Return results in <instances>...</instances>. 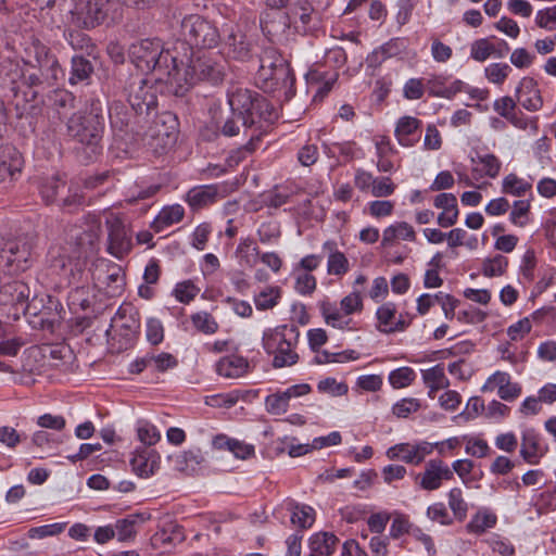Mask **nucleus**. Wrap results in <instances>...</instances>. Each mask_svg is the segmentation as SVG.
<instances>
[{
	"label": "nucleus",
	"instance_id": "f257e3e1",
	"mask_svg": "<svg viewBox=\"0 0 556 556\" xmlns=\"http://www.w3.org/2000/svg\"><path fill=\"white\" fill-rule=\"evenodd\" d=\"M21 60L23 66L11 59L0 61V77L12 92L17 110L25 112L38 103L46 89L64 78V72L51 48L34 35L21 42Z\"/></svg>",
	"mask_w": 556,
	"mask_h": 556
},
{
	"label": "nucleus",
	"instance_id": "f03ea898",
	"mask_svg": "<svg viewBox=\"0 0 556 556\" xmlns=\"http://www.w3.org/2000/svg\"><path fill=\"white\" fill-rule=\"evenodd\" d=\"M73 0H38L41 9L51 10V24L63 22L66 12L71 23L81 28H93L102 23L117 22L123 16L118 0H80L72 10Z\"/></svg>",
	"mask_w": 556,
	"mask_h": 556
},
{
	"label": "nucleus",
	"instance_id": "7ed1b4c3",
	"mask_svg": "<svg viewBox=\"0 0 556 556\" xmlns=\"http://www.w3.org/2000/svg\"><path fill=\"white\" fill-rule=\"evenodd\" d=\"M228 104L238 119H241L243 128L256 127L261 129L263 123L271 124L277 114L274 106L265 97L248 88H235L228 92Z\"/></svg>",
	"mask_w": 556,
	"mask_h": 556
},
{
	"label": "nucleus",
	"instance_id": "20e7f679",
	"mask_svg": "<svg viewBox=\"0 0 556 556\" xmlns=\"http://www.w3.org/2000/svg\"><path fill=\"white\" fill-rule=\"evenodd\" d=\"M294 75L287 60L274 47L264 48L260 55L256 84L264 92L282 91L286 98L294 94Z\"/></svg>",
	"mask_w": 556,
	"mask_h": 556
},
{
	"label": "nucleus",
	"instance_id": "39448f33",
	"mask_svg": "<svg viewBox=\"0 0 556 556\" xmlns=\"http://www.w3.org/2000/svg\"><path fill=\"white\" fill-rule=\"evenodd\" d=\"M105 117L100 100H91L86 113H74L67 119V135L90 149L93 154L101 151Z\"/></svg>",
	"mask_w": 556,
	"mask_h": 556
},
{
	"label": "nucleus",
	"instance_id": "423d86ee",
	"mask_svg": "<svg viewBox=\"0 0 556 556\" xmlns=\"http://www.w3.org/2000/svg\"><path fill=\"white\" fill-rule=\"evenodd\" d=\"M300 330L293 324L281 325L267 329L263 333V348L269 355H274L273 366L282 368L298 363L299 354L295 349L299 343Z\"/></svg>",
	"mask_w": 556,
	"mask_h": 556
},
{
	"label": "nucleus",
	"instance_id": "0eeeda50",
	"mask_svg": "<svg viewBox=\"0 0 556 556\" xmlns=\"http://www.w3.org/2000/svg\"><path fill=\"white\" fill-rule=\"evenodd\" d=\"M72 239L74 241L71 243L73 245L71 254L61 256L55 266L61 267L64 275L70 278V282H77L84 271L86 261L98 252L99 236L92 230L78 229Z\"/></svg>",
	"mask_w": 556,
	"mask_h": 556
},
{
	"label": "nucleus",
	"instance_id": "6e6552de",
	"mask_svg": "<svg viewBox=\"0 0 556 556\" xmlns=\"http://www.w3.org/2000/svg\"><path fill=\"white\" fill-rule=\"evenodd\" d=\"M129 58L138 70L146 73H152L154 78L160 71L168 75L169 62H173V55L169 50L163 48L160 39H142L130 45L128 49Z\"/></svg>",
	"mask_w": 556,
	"mask_h": 556
},
{
	"label": "nucleus",
	"instance_id": "1a4fd4ad",
	"mask_svg": "<svg viewBox=\"0 0 556 556\" xmlns=\"http://www.w3.org/2000/svg\"><path fill=\"white\" fill-rule=\"evenodd\" d=\"M180 34L190 47L211 49L219 42V33L216 26L198 14L184 17Z\"/></svg>",
	"mask_w": 556,
	"mask_h": 556
},
{
	"label": "nucleus",
	"instance_id": "9d476101",
	"mask_svg": "<svg viewBox=\"0 0 556 556\" xmlns=\"http://www.w3.org/2000/svg\"><path fill=\"white\" fill-rule=\"evenodd\" d=\"M125 91L135 115L139 118L143 116L144 123L149 122V117L157 104L152 86H149L147 79L141 75H132L125 87Z\"/></svg>",
	"mask_w": 556,
	"mask_h": 556
},
{
	"label": "nucleus",
	"instance_id": "9b49d317",
	"mask_svg": "<svg viewBox=\"0 0 556 556\" xmlns=\"http://www.w3.org/2000/svg\"><path fill=\"white\" fill-rule=\"evenodd\" d=\"M141 122H144L143 116L135 118L122 102H113L110 108V124L116 140L124 141L125 143L131 142L135 139V135L140 132L137 124Z\"/></svg>",
	"mask_w": 556,
	"mask_h": 556
},
{
	"label": "nucleus",
	"instance_id": "f8f14e48",
	"mask_svg": "<svg viewBox=\"0 0 556 556\" xmlns=\"http://www.w3.org/2000/svg\"><path fill=\"white\" fill-rule=\"evenodd\" d=\"M105 227L108 229L106 250L114 257L122 260L132 249L131 235L121 216L112 212L105 215Z\"/></svg>",
	"mask_w": 556,
	"mask_h": 556
},
{
	"label": "nucleus",
	"instance_id": "ddd939ff",
	"mask_svg": "<svg viewBox=\"0 0 556 556\" xmlns=\"http://www.w3.org/2000/svg\"><path fill=\"white\" fill-rule=\"evenodd\" d=\"M166 70H168V75L160 71L155 80L168 85L177 97H182L197 83V75L191 70V65H185L182 61L179 65L175 56Z\"/></svg>",
	"mask_w": 556,
	"mask_h": 556
},
{
	"label": "nucleus",
	"instance_id": "4468645a",
	"mask_svg": "<svg viewBox=\"0 0 556 556\" xmlns=\"http://www.w3.org/2000/svg\"><path fill=\"white\" fill-rule=\"evenodd\" d=\"M31 244L23 239L9 240L1 248L0 266L13 271H24L30 265Z\"/></svg>",
	"mask_w": 556,
	"mask_h": 556
},
{
	"label": "nucleus",
	"instance_id": "2eb2a0df",
	"mask_svg": "<svg viewBox=\"0 0 556 556\" xmlns=\"http://www.w3.org/2000/svg\"><path fill=\"white\" fill-rule=\"evenodd\" d=\"M93 280L103 286L109 296L121 295L125 287L123 268L108 260H99L92 274Z\"/></svg>",
	"mask_w": 556,
	"mask_h": 556
},
{
	"label": "nucleus",
	"instance_id": "dca6fc26",
	"mask_svg": "<svg viewBox=\"0 0 556 556\" xmlns=\"http://www.w3.org/2000/svg\"><path fill=\"white\" fill-rule=\"evenodd\" d=\"M454 479L453 470L442 459L434 458L427 462L425 471L420 475L419 485L426 491L441 488L443 481Z\"/></svg>",
	"mask_w": 556,
	"mask_h": 556
},
{
	"label": "nucleus",
	"instance_id": "f3484780",
	"mask_svg": "<svg viewBox=\"0 0 556 556\" xmlns=\"http://www.w3.org/2000/svg\"><path fill=\"white\" fill-rule=\"evenodd\" d=\"M433 451L432 443L420 442L418 444L401 443L390 447L387 456L390 459H399L407 464L418 465Z\"/></svg>",
	"mask_w": 556,
	"mask_h": 556
},
{
	"label": "nucleus",
	"instance_id": "a211bd4d",
	"mask_svg": "<svg viewBox=\"0 0 556 556\" xmlns=\"http://www.w3.org/2000/svg\"><path fill=\"white\" fill-rule=\"evenodd\" d=\"M270 8H288L291 12L298 14L303 24L311 20V13L315 10H323L329 7L330 0H265Z\"/></svg>",
	"mask_w": 556,
	"mask_h": 556
},
{
	"label": "nucleus",
	"instance_id": "6ab92c4d",
	"mask_svg": "<svg viewBox=\"0 0 556 556\" xmlns=\"http://www.w3.org/2000/svg\"><path fill=\"white\" fill-rule=\"evenodd\" d=\"M23 166V156L16 148L11 144L0 148V184L17 179Z\"/></svg>",
	"mask_w": 556,
	"mask_h": 556
},
{
	"label": "nucleus",
	"instance_id": "aec40b11",
	"mask_svg": "<svg viewBox=\"0 0 556 556\" xmlns=\"http://www.w3.org/2000/svg\"><path fill=\"white\" fill-rule=\"evenodd\" d=\"M113 323L119 328L121 334L127 340H134L140 331V318L138 311L130 304L119 306Z\"/></svg>",
	"mask_w": 556,
	"mask_h": 556
},
{
	"label": "nucleus",
	"instance_id": "412c9836",
	"mask_svg": "<svg viewBox=\"0 0 556 556\" xmlns=\"http://www.w3.org/2000/svg\"><path fill=\"white\" fill-rule=\"evenodd\" d=\"M516 99L526 110L535 112L543 105L538 83L532 77H523L516 88Z\"/></svg>",
	"mask_w": 556,
	"mask_h": 556
},
{
	"label": "nucleus",
	"instance_id": "4be33fe9",
	"mask_svg": "<svg viewBox=\"0 0 556 556\" xmlns=\"http://www.w3.org/2000/svg\"><path fill=\"white\" fill-rule=\"evenodd\" d=\"M130 466L137 476L149 478L159 469L160 455L149 448L137 450L130 459Z\"/></svg>",
	"mask_w": 556,
	"mask_h": 556
},
{
	"label": "nucleus",
	"instance_id": "5701e85b",
	"mask_svg": "<svg viewBox=\"0 0 556 556\" xmlns=\"http://www.w3.org/2000/svg\"><path fill=\"white\" fill-rule=\"evenodd\" d=\"M433 205L441 208L442 212L438 216V224L447 228L454 226L458 219L457 199L453 193H440L433 200Z\"/></svg>",
	"mask_w": 556,
	"mask_h": 556
},
{
	"label": "nucleus",
	"instance_id": "b1692460",
	"mask_svg": "<svg viewBox=\"0 0 556 556\" xmlns=\"http://www.w3.org/2000/svg\"><path fill=\"white\" fill-rule=\"evenodd\" d=\"M517 99L504 96L496 99L493 103V110L511 125L519 129H527L528 121L521 112H517Z\"/></svg>",
	"mask_w": 556,
	"mask_h": 556
},
{
	"label": "nucleus",
	"instance_id": "393cba45",
	"mask_svg": "<svg viewBox=\"0 0 556 556\" xmlns=\"http://www.w3.org/2000/svg\"><path fill=\"white\" fill-rule=\"evenodd\" d=\"M545 453L540 434L531 428L525 429L521 435L520 455L528 464H536Z\"/></svg>",
	"mask_w": 556,
	"mask_h": 556
},
{
	"label": "nucleus",
	"instance_id": "a878e982",
	"mask_svg": "<svg viewBox=\"0 0 556 556\" xmlns=\"http://www.w3.org/2000/svg\"><path fill=\"white\" fill-rule=\"evenodd\" d=\"M215 131L210 132L208 128L202 131V137L205 140H213L218 134L225 137H235L240 134L241 119H238L237 114H233L232 110L227 115H220L214 122Z\"/></svg>",
	"mask_w": 556,
	"mask_h": 556
},
{
	"label": "nucleus",
	"instance_id": "bb28decb",
	"mask_svg": "<svg viewBox=\"0 0 556 556\" xmlns=\"http://www.w3.org/2000/svg\"><path fill=\"white\" fill-rule=\"evenodd\" d=\"M225 48L228 55L236 60L248 61L251 58V43L239 29L230 30L225 39Z\"/></svg>",
	"mask_w": 556,
	"mask_h": 556
},
{
	"label": "nucleus",
	"instance_id": "cd10ccee",
	"mask_svg": "<svg viewBox=\"0 0 556 556\" xmlns=\"http://www.w3.org/2000/svg\"><path fill=\"white\" fill-rule=\"evenodd\" d=\"M191 70L197 75V81L207 80L212 84H218L223 80V67L210 59L199 58L190 62Z\"/></svg>",
	"mask_w": 556,
	"mask_h": 556
},
{
	"label": "nucleus",
	"instance_id": "c85d7f7f",
	"mask_svg": "<svg viewBox=\"0 0 556 556\" xmlns=\"http://www.w3.org/2000/svg\"><path fill=\"white\" fill-rule=\"evenodd\" d=\"M249 362L247 358L237 355L223 357L216 364L218 375L225 378H239L248 372Z\"/></svg>",
	"mask_w": 556,
	"mask_h": 556
},
{
	"label": "nucleus",
	"instance_id": "c756f323",
	"mask_svg": "<svg viewBox=\"0 0 556 556\" xmlns=\"http://www.w3.org/2000/svg\"><path fill=\"white\" fill-rule=\"evenodd\" d=\"M217 194L218 188L214 185L198 186L187 192L186 201L193 210H199L214 203Z\"/></svg>",
	"mask_w": 556,
	"mask_h": 556
},
{
	"label": "nucleus",
	"instance_id": "7c9ffc66",
	"mask_svg": "<svg viewBox=\"0 0 556 556\" xmlns=\"http://www.w3.org/2000/svg\"><path fill=\"white\" fill-rule=\"evenodd\" d=\"M185 216V208L180 204H173L163 207L152 223L156 232L179 223Z\"/></svg>",
	"mask_w": 556,
	"mask_h": 556
},
{
	"label": "nucleus",
	"instance_id": "2f4dec72",
	"mask_svg": "<svg viewBox=\"0 0 556 556\" xmlns=\"http://www.w3.org/2000/svg\"><path fill=\"white\" fill-rule=\"evenodd\" d=\"M396 239L415 241L416 232L413 226L406 222H397L390 225L383 230L381 244L383 247H388L392 244Z\"/></svg>",
	"mask_w": 556,
	"mask_h": 556
},
{
	"label": "nucleus",
	"instance_id": "473e14b6",
	"mask_svg": "<svg viewBox=\"0 0 556 556\" xmlns=\"http://www.w3.org/2000/svg\"><path fill=\"white\" fill-rule=\"evenodd\" d=\"M214 446L219 450H227L231 452L235 457L240 459H248L254 455V446L245 444L236 439H230L226 435H217L214 439Z\"/></svg>",
	"mask_w": 556,
	"mask_h": 556
},
{
	"label": "nucleus",
	"instance_id": "72a5a7b5",
	"mask_svg": "<svg viewBox=\"0 0 556 556\" xmlns=\"http://www.w3.org/2000/svg\"><path fill=\"white\" fill-rule=\"evenodd\" d=\"M150 516L146 514H134L126 518L118 519L115 523V533H117L118 541L125 542L132 540L136 536V526L148 520Z\"/></svg>",
	"mask_w": 556,
	"mask_h": 556
},
{
	"label": "nucleus",
	"instance_id": "f704fd0d",
	"mask_svg": "<svg viewBox=\"0 0 556 556\" xmlns=\"http://www.w3.org/2000/svg\"><path fill=\"white\" fill-rule=\"evenodd\" d=\"M260 141L261 134H252L245 144L238 147L229 152L226 159V165L230 168L237 167L256 150Z\"/></svg>",
	"mask_w": 556,
	"mask_h": 556
},
{
	"label": "nucleus",
	"instance_id": "c9c22d12",
	"mask_svg": "<svg viewBox=\"0 0 556 556\" xmlns=\"http://www.w3.org/2000/svg\"><path fill=\"white\" fill-rule=\"evenodd\" d=\"M420 122L412 116L401 117L396 124L395 136L403 147H412L417 139L412 138L417 131Z\"/></svg>",
	"mask_w": 556,
	"mask_h": 556
},
{
	"label": "nucleus",
	"instance_id": "e433bc0d",
	"mask_svg": "<svg viewBox=\"0 0 556 556\" xmlns=\"http://www.w3.org/2000/svg\"><path fill=\"white\" fill-rule=\"evenodd\" d=\"M422 378L427 387L429 388L428 395L431 399L435 397V393L448 387L450 381L445 376L444 368L442 365H435L430 369L422 372Z\"/></svg>",
	"mask_w": 556,
	"mask_h": 556
},
{
	"label": "nucleus",
	"instance_id": "4c0bfd02",
	"mask_svg": "<svg viewBox=\"0 0 556 556\" xmlns=\"http://www.w3.org/2000/svg\"><path fill=\"white\" fill-rule=\"evenodd\" d=\"M339 540L333 533H315L309 540V548L319 556H330L334 553Z\"/></svg>",
	"mask_w": 556,
	"mask_h": 556
},
{
	"label": "nucleus",
	"instance_id": "58836bf2",
	"mask_svg": "<svg viewBox=\"0 0 556 556\" xmlns=\"http://www.w3.org/2000/svg\"><path fill=\"white\" fill-rule=\"evenodd\" d=\"M491 55L503 58V52L497 51L496 46L491 41V38L476 39L470 43V58L477 62H484Z\"/></svg>",
	"mask_w": 556,
	"mask_h": 556
},
{
	"label": "nucleus",
	"instance_id": "ea45409f",
	"mask_svg": "<svg viewBox=\"0 0 556 556\" xmlns=\"http://www.w3.org/2000/svg\"><path fill=\"white\" fill-rule=\"evenodd\" d=\"M66 189V185L56 176L42 178L39 184V192L47 204L58 201V197Z\"/></svg>",
	"mask_w": 556,
	"mask_h": 556
},
{
	"label": "nucleus",
	"instance_id": "a19ab883",
	"mask_svg": "<svg viewBox=\"0 0 556 556\" xmlns=\"http://www.w3.org/2000/svg\"><path fill=\"white\" fill-rule=\"evenodd\" d=\"M50 101L51 106L56 111L60 118L67 116L75 108V97L65 89L53 90L50 94Z\"/></svg>",
	"mask_w": 556,
	"mask_h": 556
},
{
	"label": "nucleus",
	"instance_id": "79ce46f5",
	"mask_svg": "<svg viewBox=\"0 0 556 556\" xmlns=\"http://www.w3.org/2000/svg\"><path fill=\"white\" fill-rule=\"evenodd\" d=\"M288 509L291 514V522L301 529L311 528L315 521V510L308 505L290 503Z\"/></svg>",
	"mask_w": 556,
	"mask_h": 556
},
{
	"label": "nucleus",
	"instance_id": "37998d69",
	"mask_svg": "<svg viewBox=\"0 0 556 556\" xmlns=\"http://www.w3.org/2000/svg\"><path fill=\"white\" fill-rule=\"evenodd\" d=\"M2 292L9 295L11 303L21 309H23L30 295L29 287L20 280L5 285Z\"/></svg>",
	"mask_w": 556,
	"mask_h": 556
},
{
	"label": "nucleus",
	"instance_id": "c03bdc74",
	"mask_svg": "<svg viewBox=\"0 0 556 556\" xmlns=\"http://www.w3.org/2000/svg\"><path fill=\"white\" fill-rule=\"evenodd\" d=\"M320 311L327 325L332 326L333 328L344 329L351 321L344 312L341 313L340 309H338L333 304L329 302H323L320 305Z\"/></svg>",
	"mask_w": 556,
	"mask_h": 556
},
{
	"label": "nucleus",
	"instance_id": "a18cd8bd",
	"mask_svg": "<svg viewBox=\"0 0 556 556\" xmlns=\"http://www.w3.org/2000/svg\"><path fill=\"white\" fill-rule=\"evenodd\" d=\"M92 72L93 66L89 60L80 55H74L72 58L70 83L75 85L79 81H84L90 77Z\"/></svg>",
	"mask_w": 556,
	"mask_h": 556
},
{
	"label": "nucleus",
	"instance_id": "49530a36",
	"mask_svg": "<svg viewBox=\"0 0 556 556\" xmlns=\"http://www.w3.org/2000/svg\"><path fill=\"white\" fill-rule=\"evenodd\" d=\"M531 188L532 185L530 182L518 177L516 174L505 176L502 182V192L515 197L525 195Z\"/></svg>",
	"mask_w": 556,
	"mask_h": 556
},
{
	"label": "nucleus",
	"instance_id": "de8ad7c7",
	"mask_svg": "<svg viewBox=\"0 0 556 556\" xmlns=\"http://www.w3.org/2000/svg\"><path fill=\"white\" fill-rule=\"evenodd\" d=\"M281 299V289L279 287H267L254 296V303L258 311L274 308Z\"/></svg>",
	"mask_w": 556,
	"mask_h": 556
},
{
	"label": "nucleus",
	"instance_id": "09e8293b",
	"mask_svg": "<svg viewBox=\"0 0 556 556\" xmlns=\"http://www.w3.org/2000/svg\"><path fill=\"white\" fill-rule=\"evenodd\" d=\"M496 520V516L492 513H478L467 523L466 528L471 533L482 534L486 529L493 528Z\"/></svg>",
	"mask_w": 556,
	"mask_h": 556
},
{
	"label": "nucleus",
	"instance_id": "8fccbe9b",
	"mask_svg": "<svg viewBox=\"0 0 556 556\" xmlns=\"http://www.w3.org/2000/svg\"><path fill=\"white\" fill-rule=\"evenodd\" d=\"M191 321L197 330L205 334H213L218 330L217 321L207 312L192 314Z\"/></svg>",
	"mask_w": 556,
	"mask_h": 556
},
{
	"label": "nucleus",
	"instance_id": "3c124183",
	"mask_svg": "<svg viewBox=\"0 0 556 556\" xmlns=\"http://www.w3.org/2000/svg\"><path fill=\"white\" fill-rule=\"evenodd\" d=\"M405 50H406L405 40L401 39V38H393V39L389 40L387 43H384L383 46H381L379 48V50L374 51L370 59L375 58L377 60L379 58V55H381V59L386 60L389 58L397 56Z\"/></svg>",
	"mask_w": 556,
	"mask_h": 556
},
{
	"label": "nucleus",
	"instance_id": "603ef678",
	"mask_svg": "<svg viewBox=\"0 0 556 556\" xmlns=\"http://www.w3.org/2000/svg\"><path fill=\"white\" fill-rule=\"evenodd\" d=\"M508 266V260L504 255L497 254L492 258H486L482 264V274L485 277L502 276Z\"/></svg>",
	"mask_w": 556,
	"mask_h": 556
},
{
	"label": "nucleus",
	"instance_id": "864d4df0",
	"mask_svg": "<svg viewBox=\"0 0 556 556\" xmlns=\"http://www.w3.org/2000/svg\"><path fill=\"white\" fill-rule=\"evenodd\" d=\"M448 506L458 520H464L467 516L468 505L463 497V491L459 488H453L448 492Z\"/></svg>",
	"mask_w": 556,
	"mask_h": 556
},
{
	"label": "nucleus",
	"instance_id": "5fc2aeb1",
	"mask_svg": "<svg viewBox=\"0 0 556 556\" xmlns=\"http://www.w3.org/2000/svg\"><path fill=\"white\" fill-rule=\"evenodd\" d=\"M510 73L511 67L507 63H492L484 68L485 78L495 85H503Z\"/></svg>",
	"mask_w": 556,
	"mask_h": 556
},
{
	"label": "nucleus",
	"instance_id": "6e6d98bb",
	"mask_svg": "<svg viewBox=\"0 0 556 556\" xmlns=\"http://www.w3.org/2000/svg\"><path fill=\"white\" fill-rule=\"evenodd\" d=\"M416 374L410 367H401L389 374V382L394 389L408 387L415 379Z\"/></svg>",
	"mask_w": 556,
	"mask_h": 556
},
{
	"label": "nucleus",
	"instance_id": "4d7b16f0",
	"mask_svg": "<svg viewBox=\"0 0 556 556\" xmlns=\"http://www.w3.org/2000/svg\"><path fill=\"white\" fill-rule=\"evenodd\" d=\"M265 408L270 415H282L287 413L289 402L283 392H276L266 396Z\"/></svg>",
	"mask_w": 556,
	"mask_h": 556
},
{
	"label": "nucleus",
	"instance_id": "13d9d810",
	"mask_svg": "<svg viewBox=\"0 0 556 556\" xmlns=\"http://www.w3.org/2000/svg\"><path fill=\"white\" fill-rule=\"evenodd\" d=\"M138 439L146 445H154L160 439L161 434L156 427L149 421L140 420L137 425Z\"/></svg>",
	"mask_w": 556,
	"mask_h": 556
},
{
	"label": "nucleus",
	"instance_id": "bf43d9fd",
	"mask_svg": "<svg viewBox=\"0 0 556 556\" xmlns=\"http://www.w3.org/2000/svg\"><path fill=\"white\" fill-rule=\"evenodd\" d=\"M349 268V261L342 252L328 255L327 271L329 275L342 276L348 273Z\"/></svg>",
	"mask_w": 556,
	"mask_h": 556
},
{
	"label": "nucleus",
	"instance_id": "052dcab7",
	"mask_svg": "<svg viewBox=\"0 0 556 556\" xmlns=\"http://www.w3.org/2000/svg\"><path fill=\"white\" fill-rule=\"evenodd\" d=\"M420 408V402L414 397H405L396 402L392 407V413L397 418H407L410 414Z\"/></svg>",
	"mask_w": 556,
	"mask_h": 556
},
{
	"label": "nucleus",
	"instance_id": "680f3d73",
	"mask_svg": "<svg viewBox=\"0 0 556 556\" xmlns=\"http://www.w3.org/2000/svg\"><path fill=\"white\" fill-rule=\"evenodd\" d=\"M396 185L390 177H376L370 193L375 198H387L394 193Z\"/></svg>",
	"mask_w": 556,
	"mask_h": 556
},
{
	"label": "nucleus",
	"instance_id": "e2e57ef3",
	"mask_svg": "<svg viewBox=\"0 0 556 556\" xmlns=\"http://www.w3.org/2000/svg\"><path fill=\"white\" fill-rule=\"evenodd\" d=\"M530 212V202L527 200H518L513 204V210L509 214V220L519 227L527 224V216Z\"/></svg>",
	"mask_w": 556,
	"mask_h": 556
},
{
	"label": "nucleus",
	"instance_id": "0e129e2a",
	"mask_svg": "<svg viewBox=\"0 0 556 556\" xmlns=\"http://www.w3.org/2000/svg\"><path fill=\"white\" fill-rule=\"evenodd\" d=\"M535 23L546 30L556 29V5L539 10L535 15Z\"/></svg>",
	"mask_w": 556,
	"mask_h": 556
},
{
	"label": "nucleus",
	"instance_id": "69168bd1",
	"mask_svg": "<svg viewBox=\"0 0 556 556\" xmlns=\"http://www.w3.org/2000/svg\"><path fill=\"white\" fill-rule=\"evenodd\" d=\"M396 314L395 305L391 302L384 303L377 309V319L379 321L378 330L380 328H391L394 324Z\"/></svg>",
	"mask_w": 556,
	"mask_h": 556
},
{
	"label": "nucleus",
	"instance_id": "338daca9",
	"mask_svg": "<svg viewBox=\"0 0 556 556\" xmlns=\"http://www.w3.org/2000/svg\"><path fill=\"white\" fill-rule=\"evenodd\" d=\"M198 291L199 289L190 280H187L176 285L174 294L180 303L187 304L197 296Z\"/></svg>",
	"mask_w": 556,
	"mask_h": 556
},
{
	"label": "nucleus",
	"instance_id": "774afa93",
	"mask_svg": "<svg viewBox=\"0 0 556 556\" xmlns=\"http://www.w3.org/2000/svg\"><path fill=\"white\" fill-rule=\"evenodd\" d=\"M316 278L309 273H300L295 277L294 289L302 295L311 294L316 289Z\"/></svg>",
	"mask_w": 556,
	"mask_h": 556
}]
</instances>
